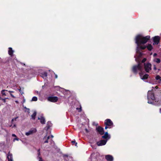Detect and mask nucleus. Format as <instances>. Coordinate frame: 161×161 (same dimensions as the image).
Instances as JSON below:
<instances>
[{"label": "nucleus", "mask_w": 161, "mask_h": 161, "mask_svg": "<svg viewBox=\"0 0 161 161\" xmlns=\"http://www.w3.org/2000/svg\"><path fill=\"white\" fill-rule=\"evenodd\" d=\"M36 129H34L33 130H31L28 132H26L25 134L26 135L28 136L36 132Z\"/></svg>", "instance_id": "obj_12"}, {"label": "nucleus", "mask_w": 161, "mask_h": 161, "mask_svg": "<svg viewBox=\"0 0 161 161\" xmlns=\"http://www.w3.org/2000/svg\"><path fill=\"white\" fill-rule=\"evenodd\" d=\"M152 65L150 63L144 64V67L145 71L147 72H149L150 70H151Z\"/></svg>", "instance_id": "obj_4"}, {"label": "nucleus", "mask_w": 161, "mask_h": 161, "mask_svg": "<svg viewBox=\"0 0 161 161\" xmlns=\"http://www.w3.org/2000/svg\"><path fill=\"white\" fill-rule=\"evenodd\" d=\"M68 155H67V154H64L63 155V157L64 158H65V157H68Z\"/></svg>", "instance_id": "obj_31"}, {"label": "nucleus", "mask_w": 161, "mask_h": 161, "mask_svg": "<svg viewBox=\"0 0 161 161\" xmlns=\"http://www.w3.org/2000/svg\"><path fill=\"white\" fill-rule=\"evenodd\" d=\"M48 142V140H47L44 142V143H47Z\"/></svg>", "instance_id": "obj_38"}, {"label": "nucleus", "mask_w": 161, "mask_h": 161, "mask_svg": "<svg viewBox=\"0 0 161 161\" xmlns=\"http://www.w3.org/2000/svg\"><path fill=\"white\" fill-rule=\"evenodd\" d=\"M18 118V117H15L14 118H13L12 119V121H16V119Z\"/></svg>", "instance_id": "obj_27"}, {"label": "nucleus", "mask_w": 161, "mask_h": 161, "mask_svg": "<svg viewBox=\"0 0 161 161\" xmlns=\"http://www.w3.org/2000/svg\"><path fill=\"white\" fill-rule=\"evenodd\" d=\"M48 100L52 102H57L58 100V97H49L47 98Z\"/></svg>", "instance_id": "obj_7"}, {"label": "nucleus", "mask_w": 161, "mask_h": 161, "mask_svg": "<svg viewBox=\"0 0 161 161\" xmlns=\"http://www.w3.org/2000/svg\"><path fill=\"white\" fill-rule=\"evenodd\" d=\"M71 142L72 143V145H75V146H77V143L76 142L75 140H74L73 141H72Z\"/></svg>", "instance_id": "obj_20"}, {"label": "nucleus", "mask_w": 161, "mask_h": 161, "mask_svg": "<svg viewBox=\"0 0 161 161\" xmlns=\"http://www.w3.org/2000/svg\"><path fill=\"white\" fill-rule=\"evenodd\" d=\"M38 119L40 120V122L42 124H45V119L44 117L41 116L40 118L38 117Z\"/></svg>", "instance_id": "obj_13"}, {"label": "nucleus", "mask_w": 161, "mask_h": 161, "mask_svg": "<svg viewBox=\"0 0 161 161\" xmlns=\"http://www.w3.org/2000/svg\"><path fill=\"white\" fill-rule=\"evenodd\" d=\"M54 75H55V78L56 79L57 78H58L57 75L56 74H55V73H54Z\"/></svg>", "instance_id": "obj_39"}, {"label": "nucleus", "mask_w": 161, "mask_h": 161, "mask_svg": "<svg viewBox=\"0 0 161 161\" xmlns=\"http://www.w3.org/2000/svg\"><path fill=\"white\" fill-rule=\"evenodd\" d=\"M37 100V98L36 97H33L32 99V101H36Z\"/></svg>", "instance_id": "obj_23"}, {"label": "nucleus", "mask_w": 161, "mask_h": 161, "mask_svg": "<svg viewBox=\"0 0 161 161\" xmlns=\"http://www.w3.org/2000/svg\"><path fill=\"white\" fill-rule=\"evenodd\" d=\"M147 98L148 99L150 98L153 100H154L155 98L154 97V93L152 92L148 93Z\"/></svg>", "instance_id": "obj_9"}, {"label": "nucleus", "mask_w": 161, "mask_h": 161, "mask_svg": "<svg viewBox=\"0 0 161 161\" xmlns=\"http://www.w3.org/2000/svg\"><path fill=\"white\" fill-rule=\"evenodd\" d=\"M36 111H34L33 114L31 115V117H32V119L35 120L36 118Z\"/></svg>", "instance_id": "obj_18"}, {"label": "nucleus", "mask_w": 161, "mask_h": 161, "mask_svg": "<svg viewBox=\"0 0 161 161\" xmlns=\"http://www.w3.org/2000/svg\"><path fill=\"white\" fill-rule=\"evenodd\" d=\"M76 109H77V110H79V108H77Z\"/></svg>", "instance_id": "obj_50"}, {"label": "nucleus", "mask_w": 161, "mask_h": 161, "mask_svg": "<svg viewBox=\"0 0 161 161\" xmlns=\"http://www.w3.org/2000/svg\"><path fill=\"white\" fill-rule=\"evenodd\" d=\"M40 149H38V150L37 151L38 153H39V152H40Z\"/></svg>", "instance_id": "obj_42"}, {"label": "nucleus", "mask_w": 161, "mask_h": 161, "mask_svg": "<svg viewBox=\"0 0 161 161\" xmlns=\"http://www.w3.org/2000/svg\"><path fill=\"white\" fill-rule=\"evenodd\" d=\"M6 99H9V98L8 97L5 98H3L1 97H0V100H2L3 101V102L4 103H5L6 102Z\"/></svg>", "instance_id": "obj_22"}, {"label": "nucleus", "mask_w": 161, "mask_h": 161, "mask_svg": "<svg viewBox=\"0 0 161 161\" xmlns=\"http://www.w3.org/2000/svg\"><path fill=\"white\" fill-rule=\"evenodd\" d=\"M10 95L11 97L13 98H14L15 97L11 93H10Z\"/></svg>", "instance_id": "obj_33"}, {"label": "nucleus", "mask_w": 161, "mask_h": 161, "mask_svg": "<svg viewBox=\"0 0 161 161\" xmlns=\"http://www.w3.org/2000/svg\"><path fill=\"white\" fill-rule=\"evenodd\" d=\"M38 158H39V161H43L42 158H41V157H39Z\"/></svg>", "instance_id": "obj_30"}, {"label": "nucleus", "mask_w": 161, "mask_h": 161, "mask_svg": "<svg viewBox=\"0 0 161 161\" xmlns=\"http://www.w3.org/2000/svg\"><path fill=\"white\" fill-rule=\"evenodd\" d=\"M108 141L107 140H101L100 141L97 142V144L98 146L104 145Z\"/></svg>", "instance_id": "obj_6"}, {"label": "nucleus", "mask_w": 161, "mask_h": 161, "mask_svg": "<svg viewBox=\"0 0 161 161\" xmlns=\"http://www.w3.org/2000/svg\"><path fill=\"white\" fill-rule=\"evenodd\" d=\"M14 52V51L12 50V48L11 47H10L8 48V53L11 56H13Z\"/></svg>", "instance_id": "obj_16"}, {"label": "nucleus", "mask_w": 161, "mask_h": 161, "mask_svg": "<svg viewBox=\"0 0 161 161\" xmlns=\"http://www.w3.org/2000/svg\"><path fill=\"white\" fill-rule=\"evenodd\" d=\"M38 157L39 158V157H40V156L41 155V153L40 152H39V153H38Z\"/></svg>", "instance_id": "obj_35"}, {"label": "nucleus", "mask_w": 161, "mask_h": 161, "mask_svg": "<svg viewBox=\"0 0 161 161\" xmlns=\"http://www.w3.org/2000/svg\"><path fill=\"white\" fill-rule=\"evenodd\" d=\"M51 138H53V135H51Z\"/></svg>", "instance_id": "obj_48"}, {"label": "nucleus", "mask_w": 161, "mask_h": 161, "mask_svg": "<svg viewBox=\"0 0 161 161\" xmlns=\"http://www.w3.org/2000/svg\"><path fill=\"white\" fill-rule=\"evenodd\" d=\"M25 111L27 112L28 113H30V109L29 108H27L25 110Z\"/></svg>", "instance_id": "obj_29"}, {"label": "nucleus", "mask_w": 161, "mask_h": 161, "mask_svg": "<svg viewBox=\"0 0 161 161\" xmlns=\"http://www.w3.org/2000/svg\"><path fill=\"white\" fill-rule=\"evenodd\" d=\"M96 130L101 135H103L104 133L103 128L100 126L96 127Z\"/></svg>", "instance_id": "obj_5"}, {"label": "nucleus", "mask_w": 161, "mask_h": 161, "mask_svg": "<svg viewBox=\"0 0 161 161\" xmlns=\"http://www.w3.org/2000/svg\"><path fill=\"white\" fill-rule=\"evenodd\" d=\"M157 55V54L156 53H154V54H153V56H156Z\"/></svg>", "instance_id": "obj_44"}, {"label": "nucleus", "mask_w": 161, "mask_h": 161, "mask_svg": "<svg viewBox=\"0 0 161 161\" xmlns=\"http://www.w3.org/2000/svg\"><path fill=\"white\" fill-rule=\"evenodd\" d=\"M136 61L138 62V64L137 65H134L133 66L132 71L134 74L136 75L138 73L137 70H139L141 72L139 73V75L140 76L142 77V74L141 72L142 70L143 65L141 63L140 60H138L137 58H136Z\"/></svg>", "instance_id": "obj_2"}, {"label": "nucleus", "mask_w": 161, "mask_h": 161, "mask_svg": "<svg viewBox=\"0 0 161 161\" xmlns=\"http://www.w3.org/2000/svg\"><path fill=\"white\" fill-rule=\"evenodd\" d=\"M109 127L108 126L106 125V126L105 127V129H107L108 128H109Z\"/></svg>", "instance_id": "obj_37"}, {"label": "nucleus", "mask_w": 161, "mask_h": 161, "mask_svg": "<svg viewBox=\"0 0 161 161\" xmlns=\"http://www.w3.org/2000/svg\"><path fill=\"white\" fill-rule=\"evenodd\" d=\"M27 108L26 107H24V108H25V109H26Z\"/></svg>", "instance_id": "obj_49"}, {"label": "nucleus", "mask_w": 161, "mask_h": 161, "mask_svg": "<svg viewBox=\"0 0 161 161\" xmlns=\"http://www.w3.org/2000/svg\"><path fill=\"white\" fill-rule=\"evenodd\" d=\"M150 37L149 36H143L141 35H138L135 38V43L137 46L141 49L144 50L147 47L149 51H151L153 48L151 44H148L147 46L142 45L145 44L150 39Z\"/></svg>", "instance_id": "obj_1"}, {"label": "nucleus", "mask_w": 161, "mask_h": 161, "mask_svg": "<svg viewBox=\"0 0 161 161\" xmlns=\"http://www.w3.org/2000/svg\"><path fill=\"white\" fill-rule=\"evenodd\" d=\"M13 136H16L15 135H14V134H13Z\"/></svg>", "instance_id": "obj_52"}, {"label": "nucleus", "mask_w": 161, "mask_h": 161, "mask_svg": "<svg viewBox=\"0 0 161 161\" xmlns=\"http://www.w3.org/2000/svg\"><path fill=\"white\" fill-rule=\"evenodd\" d=\"M52 126V123L50 121H48L47 124V126L46 127V128L47 130H48L50 128L51 126Z\"/></svg>", "instance_id": "obj_17"}, {"label": "nucleus", "mask_w": 161, "mask_h": 161, "mask_svg": "<svg viewBox=\"0 0 161 161\" xmlns=\"http://www.w3.org/2000/svg\"><path fill=\"white\" fill-rule=\"evenodd\" d=\"M13 124H11V125H10V127H11L12 125Z\"/></svg>", "instance_id": "obj_51"}, {"label": "nucleus", "mask_w": 161, "mask_h": 161, "mask_svg": "<svg viewBox=\"0 0 161 161\" xmlns=\"http://www.w3.org/2000/svg\"><path fill=\"white\" fill-rule=\"evenodd\" d=\"M19 92H20V93H21V95H22L23 94H24V92L21 91V88L19 89Z\"/></svg>", "instance_id": "obj_28"}, {"label": "nucleus", "mask_w": 161, "mask_h": 161, "mask_svg": "<svg viewBox=\"0 0 161 161\" xmlns=\"http://www.w3.org/2000/svg\"><path fill=\"white\" fill-rule=\"evenodd\" d=\"M104 125L109 127V128H111L114 126L113 122L110 119H107L105 120Z\"/></svg>", "instance_id": "obj_3"}, {"label": "nucleus", "mask_w": 161, "mask_h": 161, "mask_svg": "<svg viewBox=\"0 0 161 161\" xmlns=\"http://www.w3.org/2000/svg\"><path fill=\"white\" fill-rule=\"evenodd\" d=\"M147 60L146 58H144L142 61V62L141 63L142 64V63H144Z\"/></svg>", "instance_id": "obj_26"}, {"label": "nucleus", "mask_w": 161, "mask_h": 161, "mask_svg": "<svg viewBox=\"0 0 161 161\" xmlns=\"http://www.w3.org/2000/svg\"><path fill=\"white\" fill-rule=\"evenodd\" d=\"M161 77L159 75H157L155 77V79L156 80H161Z\"/></svg>", "instance_id": "obj_24"}, {"label": "nucleus", "mask_w": 161, "mask_h": 161, "mask_svg": "<svg viewBox=\"0 0 161 161\" xmlns=\"http://www.w3.org/2000/svg\"><path fill=\"white\" fill-rule=\"evenodd\" d=\"M50 136H48L47 137V140H48L49 138H50Z\"/></svg>", "instance_id": "obj_43"}, {"label": "nucleus", "mask_w": 161, "mask_h": 161, "mask_svg": "<svg viewBox=\"0 0 161 161\" xmlns=\"http://www.w3.org/2000/svg\"><path fill=\"white\" fill-rule=\"evenodd\" d=\"M160 37L158 36H156L153 37V41L155 44H158L160 42Z\"/></svg>", "instance_id": "obj_8"}, {"label": "nucleus", "mask_w": 161, "mask_h": 161, "mask_svg": "<svg viewBox=\"0 0 161 161\" xmlns=\"http://www.w3.org/2000/svg\"><path fill=\"white\" fill-rule=\"evenodd\" d=\"M5 91H8L7 90H3L1 91V93L2 94L3 96H6V94H5Z\"/></svg>", "instance_id": "obj_25"}, {"label": "nucleus", "mask_w": 161, "mask_h": 161, "mask_svg": "<svg viewBox=\"0 0 161 161\" xmlns=\"http://www.w3.org/2000/svg\"><path fill=\"white\" fill-rule=\"evenodd\" d=\"M104 135L102 136V138L105 140L109 139L110 138V136L108 135V132H106L105 133Z\"/></svg>", "instance_id": "obj_11"}, {"label": "nucleus", "mask_w": 161, "mask_h": 161, "mask_svg": "<svg viewBox=\"0 0 161 161\" xmlns=\"http://www.w3.org/2000/svg\"><path fill=\"white\" fill-rule=\"evenodd\" d=\"M85 130H86V132H88V130L87 129H85Z\"/></svg>", "instance_id": "obj_45"}, {"label": "nucleus", "mask_w": 161, "mask_h": 161, "mask_svg": "<svg viewBox=\"0 0 161 161\" xmlns=\"http://www.w3.org/2000/svg\"><path fill=\"white\" fill-rule=\"evenodd\" d=\"M154 61L158 64L160 63L161 61L159 58H156L154 59Z\"/></svg>", "instance_id": "obj_21"}, {"label": "nucleus", "mask_w": 161, "mask_h": 161, "mask_svg": "<svg viewBox=\"0 0 161 161\" xmlns=\"http://www.w3.org/2000/svg\"><path fill=\"white\" fill-rule=\"evenodd\" d=\"M7 158L8 161H13L12 154L10 153V152H9L8 154Z\"/></svg>", "instance_id": "obj_14"}, {"label": "nucleus", "mask_w": 161, "mask_h": 161, "mask_svg": "<svg viewBox=\"0 0 161 161\" xmlns=\"http://www.w3.org/2000/svg\"><path fill=\"white\" fill-rule=\"evenodd\" d=\"M148 75L146 74L143 76V77L141 79L143 80L147 79L148 78Z\"/></svg>", "instance_id": "obj_19"}, {"label": "nucleus", "mask_w": 161, "mask_h": 161, "mask_svg": "<svg viewBox=\"0 0 161 161\" xmlns=\"http://www.w3.org/2000/svg\"><path fill=\"white\" fill-rule=\"evenodd\" d=\"M16 124H14V125L12 126V128L16 127Z\"/></svg>", "instance_id": "obj_40"}, {"label": "nucleus", "mask_w": 161, "mask_h": 161, "mask_svg": "<svg viewBox=\"0 0 161 161\" xmlns=\"http://www.w3.org/2000/svg\"><path fill=\"white\" fill-rule=\"evenodd\" d=\"M81 110H82L81 107H80V108H79V109L78 111L79 112H81Z\"/></svg>", "instance_id": "obj_32"}, {"label": "nucleus", "mask_w": 161, "mask_h": 161, "mask_svg": "<svg viewBox=\"0 0 161 161\" xmlns=\"http://www.w3.org/2000/svg\"><path fill=\"white\" fill-rule=\"evenodd\" d=\"M153 69L155 70H156L157 69V68L155 65H154Z\"/></svg>", "instance_id": "obj_34"}, {"label": "nucleus", "mask_w": 161, "mask_h": 161, "mask_svg": "<svg viewBox=\"0 0 161 161\" xmlns=\"http://www.w3.org/2000/svg\"><path fill=\"white\" fill-rule=\"evenodd\" d=\"M93 125H95L96 126H97L98 125V124L95 123L94 122L93 123Z\"/></svg>", "instance_id": "obj_36"}, {"label": "nucleus", "mask_w": 161, "mask_h": 161, "mask_svg": "<svg viewBox=\"0 0 161 161\" xmlns=\"http://www.w3.org/2000/svg\"><path fill=\"white\" fill-rule=\"evenodd\" d=\"M105 158L108 161H113V157L110 155H106Z\"/></svg>", "instance_id": "obj_10"}, {"label": "nucleus", "mask_w": 161, "mask_h": 161, "mask_svg": "<svg viewBox=\"0 0 161 161\" xmlns=\"http://www.w3.org/2000/svg\"><path fill=\"white\" fill-rule=\"evenodd\" d=\"M8 92H9V93H11L14 92H13V91H8Z\"/></svg>", "instance_id": "obj_41"}, {"label": "nucleus", "mask_w": 161, "mask_h": 161, "mask_svg": "<svg viewBox=\"0 0 161 161\" xmlns=\"http://www.w3.org/2000/svg\"><path fill=\"white\" fill-rule=\"evenodd\" d=\"M13 124V121H12V120L11 121V124Z\"/></svg>", "instance_id": "obj_47"}, {"label": "nucleus", "mask_w": 161, "mask_h": 161, "mask_svg": "<svg viewBox=\"0 0 161 161\" xmlns=\"http://www.w3.org/2000/svg\"><path fill=\"white\" fill-rule=\"evenodd\" d=\"M159 112H160V113L161 114V108H160L159 109Z\"/></svg>", "instance_id": "obj_46"}, {"label": "nucleus", "mask_w": 161, "mask_h": 161, "mask_svg": "<svg viewBox=\"0 0 161 161\" xmlns=\"http://www.w3.org/2000/svg\"><path fill=\"white\" fill-rule=\"evenodd\" d=\"M47 75V73L46 72H44L40 74V76L43 78H46Z\"/></svg>", "instance_id": "obj_15"}]
</instances>
